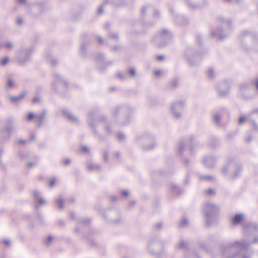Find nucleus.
<instances>
[{"label": "nucleus", "mask_w": 258, "mask_h": 258, "mask_svg": "<svg viewBox=\"0 0 258 258\" xmlns=\"http://www.w3.org/2000/svg\"><path fill=\"white\" fill-rule=\"evenodd\" d=\"M251 243H258V236L252 241L243 239L224 245L222 247V254L226 255L231 253L228 258H251L252 252L248 247Z\"/></svg>", "instance_id": "nucleus-1"}, {"label": "nucleus", "mask_w": 258, "mask_h": 258, "mask_svg": "<svg viewBox=\"0 0 258 258\" xmlns=\"http://www.w3.org/2000/svg\"><path fill=\"white\" fill-rule=\"evenodd\" d=\"M69 218L73 221L78 222L77 226L74 229V232L80 236L81 238H86L91 245L95 244L93 240L90 239L88 237H86L82 234L83 228L89 227L91 222V219L89 218H79L77 215V214L74 212L71 211L69 214Z\"/></svg>", "instance_id": "nucleus-2"}, {"label": "nucleus", "mask_w": 258, "mask_h": 258, "mask_svg": "<svg viewBox=\"0 0 258 258\" xmlns=\"http://www.w3.org/2000/svg\"><path fill=\"white\" fill-rule=\"evenodd\" d=\"M218 21L221 23L222 28L225 29L223 34H222L223 31L220 28H218L216 32L213 31L212 34L220 39H223L227 36L229 29L231 28V23L230 21H225L223 18H219Z\"/></svg>", "instance_id": "nucleus-3"}, {"label": "nucleus", "mask_w": 258, "mask_h": 258, "mask_svg": "<svg viewBox=\"0 0 258 258\" xmlns=\"http://www.w3.org/2000/svg\"><path fill=\"white\" fill-rule=\"evenodd\" d=\"M204 216L205 225L207 227H210L218 222V214L217 211H205Z\"/></svg>", "instance_id": "nucleus-4"}, {"label": "nucleus", "mask_w": 258, "mask_h": 258, "mask_svg": "<svg viewBox=\"0 0 258 258\" xmlns=\"http://www.w3.org/2000/svg\"><path fill=\"white\" fill-rule=\"evenodd\" d=\"M33 52V49L28 47H22L18 52L16 57L20 63L23 64L27 62Z\"/></svg>", "instance_id": "nucleus-5"}, {"label": "nucleus", "mask_w": 258, "mask_h": 258, "mask_svg": "<svg viewBox=\"0 0 258 258\" xmlns=\"http://www.w3.org/2000/svg\"><path fill=\"white\" fill-rule=\"evenodd\" d=\"M229 170H235L234 173H233L230 175V177L231 179H234L240 175V166L234 162L228 163L224 166L222 168V172L224 174L226 175L227 174Z\"/></svg>", "instance_id": "nucleus-6"}, {"label": "nucleus", "mask_w": 258, "mask_h": 258, "mask_svg": "<svg viewBox=\"0 0 258 258\" xmlns=\"http://www.w3.org/2000/svg\"><path fill=\"white\" fill-rule=\"evenodd\" d=\"M184 106V103L180 100L176 101L172 104L171 111L175 118H178L181 116Z\"/></svg>", "instance_id": "nucleus-7"}, {"label": "nucleus", "mask_w": 258, "mask_h": 258, "mask_svg": "<svg viewBox=\"0 0 258 258\" xmlns=\"http://www.w3.org/2000/svg\"><path fill=\"white\" fill-rule=\"evenodd\" d=\"M160 242V239L158 237L155 236L151 238L148 243L147 248V250L154 256L157 257L159 253L153 250V247Z\"/></svg>", "instance_id": "nucleus-8"}, {"label": "nucleus", "mask_w": 258, "mask_h": 258, "mask_svg": "<svg viewBox=\"0 0 258 258\" xmlns=\"http://www.w3.org/2000/svg\"><path fill=\"white\" fill-rule=\"evenodd\" d=\"M257 230H258V225L253 222L246 223L244 227V232L246 235L251 234Z\"/></svg>", "instance_id": "nucleus-9"}, {"label": "nucleus", "mask_w": 258, "mask_h": 258, "mask_svg": "<svg viewBox=\"0 0 258 258\" xmlns=\"http://www.w3.org/2000/svg\"><path fill=\"white\" fill-rule=\"evenodd\" d=\"M193 140V137H190L185 141L181 142L178 145L177 152L179 154H181L184 149L186 147L187 144H189Z\"/></svg>", "instance_id": "nucleus-10"}, {"label": "nucleus", "mask_w": 258, "mask_h": 258, "mask_svg": "<svg viewBox=\"0 0 258 258\" xmlns=\"http://www.w3.org/2000/svg\"><path fill=\"white\" fill-rule=\"evenodd\" d=\"M176 249H181L184 251L187 252L189 250V244L188 241L180 240L175 246Z\"/></svg>", "instance_id": "nucleus-11"}, {"label": "nucleus", "mask_w": 258, "mask_h": 258, "mask_svg": "<svg viewBox=\"0 0 258 258\" xmlns=\"http://www.w3.org/2000/svg\"><path fill=\"white\" fill-rule=\"evenodd\" d=\"M45 114L44 112L42 113L41 114L36 115L35 116V118L40 122L39 126L40 125L41 123L42 122L43 119L45 117ZM35 117L33 113L30 112L28 113L27 117V120L28 121L31 120L34 117Z\"/></svg>", "instance_id": "nucleus-12"}, {"label": "nucleus", "mask_w": 258, "mask_h": 258, "mask_svg": "<svg viewBox=\"0 0 258 258\" xmlns=\"http://www.w3.org/2000/svg\"><path fill=\"white\" fill-rule=\"evenodd\" d=\"M244 219V215L242 214H235L231 219V223L233 225L240 224Z\"/></svg>", "instance_id": "nucleus-13"}, {"label": "nucleus", "mask_w": 258, "mask_h": 258, "mask_svg": "<svg viewBox=\"0 0 258 258\" xmlns=\"http://www.w3.org/2000/svg\"><path fill=\"white\" fill-rule=\"evenodd\" d=\"M203 161L206 166L211 168L214 166L215 163V159L213 157L208 156L204 157Z\"/></svg>", "instance_id": "nucleus-14"}, {"label": "nucleus", "mask_w": 258, "mask_h": 258, "mask_svg": "<svg viewBox=\"0 0 258 258\" xmlns=\"http://www.w3.org/2000/svg\"><path fill=\"white\" fill-rule=\"evenodd\" d=\"M54 80L52 84V88L54 90H55V86L56 83L58 84L59 85H65L66 82L65 81L61 78V77L60 75L57 74L55 73L54 74Z\"/></svg>", "instance_id": "nucleus-15"}, {"label": "nucleus", "mask_w": 258, "mask_h": 258, "mask_svg": "<svg viewBox=\"0 0 258 258\" xmlns=\"http://www.w3.org/2000/svg\"><path fill=\"white\" fill-rule=\"evenodd\" d=\"M63 113L71 122L73 123H77L78 122V118L74 116L69 110H63Z\"/></svg>", "instance_id": "nucleus-16"}, {"label": "nucleus", "mask_w": 258, "mask_h": 258, "mask_svg": "<svg viewBox=\"0 0 258 258\" xmlns=\"http://www.w3.org/2000/svg\"><path fill=\"white\" fill-rule=\"evenodd\" d=\"M13 47V43L10 41H0V49L5 48L7 50H11Z\"/></svg>", "instance_id": "nucleus-17"}, {"label": "nucleus", "mask_w": 258, "mask_h": 258, "mask_svg": "<svg viewBox=\"0 0 258 258\" xmlns=\"http://www.w3.org/2000/svg\"><path fill=\"white\" fill-rule=\"evenodd\" d=\"M87 169L89 171H98L101 169V167L98 164H93L88 163L87 164Z\"/></svg>", "instance_id": "nucleus-18"}, {"label": "nucleus", "mask_w": 258, "mask_h": 258, "mask_svg": "<svg viewBox=\"0 0 258 258\" xmlns=\"http://www.w3.org/2000/svg\"><path fill=\"white\" fill-rule=\"evenodd\" d=\"M204 210H216L218 208L217 206L211 202H206L204 205Z\"/></svg>", "instance_id": "nucleus-19"}, {"label": "nucleus", "mask_w": 258, "mask_h": 258, "mask_svg": "<svg viewBox=\"0 0 258 258\" xmlns=\"http://www.w3.org/2000/svg\"><path fill=\"white\" fill-rule=\"evenodd\" d=\"M64 200L62 196H59L55 199V204L58 206L59 209H63L64 208Z\"/></svg>", "instance_id": "nucleus-20"}, {"label": "nucleus", "mask_w": 258, "mask_h": 258, "mask_svg": "<svg viewBox=\"0 0 258 258\" xmlns=\"http://www.w3.org/2000/svg\"><path fill=\"white\" fill-rule=\"evenodd\" d=\"M253 84L251 83H243L240 85V90L241 93H243L245 91L253 87Z\"/></svg>", "instance_id": "nucleus-21"}, {"label": "nucleus", "mask_w": 258, "mask_h": 258, "mask_svg": "<svg viewBox=\"0 0 258 258\" xmlns=\"http://www.w3.org/2000/svg\"><path fill=\"white\" fill-rule=\"evenodd\" d=\"M26 95V93H22L21 94L16 96H9L8 98L13 102H16L21 100Z\"/></svg>", "instance_id": "nucleus-22"}, {"label": "nucleus", "mask_w": 258, "mask_h": 258, "mask_svg": "<svg viewBox=\"0 0 258 258\" xmlns=\"http://www.w3.org/2000/svg\"><path fill=\"white\" fill-rule=\"evenodd\" d=\"M226 86V84L223 83L220 84V88L218 89V92L220 95L221 96H225L228 92V89H227L225 91H223L222 89L224 88Z\"/></svg>", "instance_id": "nucleus-23"}, {"label": "nucleus", "mask_w": 258, "mask_h": 258, "mask_svg": "<svg viewBox=\"0 0 258 258\" xmlns=\"http://www.w3.org/2000/svg\"><path fill=\"white\" fill-rule=\"evenodd\" d=\"M213 119L214 121L218 125H220L221 116L217 113L213 114Z\"/></svg>", "instance_id": "nucleus-24"}, {"label": "nucleus", "mask_w": 258, "mask_h": 258, "mask_svg": "<svg viewBox=\"0 0 258 258\" xmlns=\"http://www.w3.org/2000/svg\"><path fill=\"white\" fill-rule=\"evenodd\" d=\"M161 34L162 35V36L161 37L162 39H164V38L170 39V38H171V34L167 30H163L161 31Z\"/></svg>", "instance_id": "nucleus-25"}, {"label": "nucleus", "mask_w": 258, "mask_h": 258, "mask_svg": "<svg viewBox=\"0 0 258 258\" xmlns=\"http://www.w3.org/2000/svg\"><path fill=\"white\" fill-rule=\"evenodd\" d=\"M197 244L200 247L202 248V249L206 251L208 250V248L207 245L204 241L199 240L198 241Z\"/></svg>", "instance_id": "nucleus-26"}, {"label": "nucleus", "mask_w": 258, "mask_h": 258, "mask_svg": "<svg viewBox=\"0 0 258 258\" xmlns=\"http://www.w3.org/2000/svg\"><path fill=\"white\" fill-rule=\"evenodd\" d=\"M37 204H36L37 208H39L40 206L43 205H45L46 204V201L43 199L39 198L37 200Z\"/></svg>", "instance_id": "nucleus-27"}, {"label": "nucleus", "mask_w": 258, "mask_h": 258, "mask_svg": "<svg viewBox=\"0 0 258 258\" xmlns=\"http://www.w3.org/2000/svg\"><path fill=\"white\" fill-rule=\"evenodd\" d=\"M188 224V220L186 217H182L179 224L181 227H184Z\"/></svg>", "instance_id": "nucleus-28"}, {"label": "nucleus", "mask_w": 258, "mask_h": 258, "mask_svg": "<svg viewBox=\"0 0 258 258\" xmlns=\"http://www.w3.org/2000/svg\"><path fill=\"white\" fill-rule=\"evenodd\" d=\"M199 178L201 180H205L207 181H211L214 179V177L211 175H205V176H200Z\"/></svg>", "instance_id": "nucleus-29"}, {"label": "nucleus", "mask_w": 258, "mask_h": 258, "mask_svg": "<svg viewBox=\"0 0 258 258\" xmlns=\"http://www.w3.org/2000/svg\"><path fill=\"white\" fill-rule=\"evenodd\" d=\"M207 75L210 78H212L215 76V72L213 69L210 68L208 70Z\"/></svg>", "instance_id": "nucleus-30"}, {"label": "nucleus", "mask_w": 258, "mask_h": 258, "mask_svg": "<svg viewBox=\"0 0 258 258\" xmlns=\"http://www.w3.org/2000/svg\"><path fill=\"white\" fill-rule=\"evenodd\" d=\"M163 227V223H157L154 225L153 228L155 230H159Z\"/></svg>", "instance_id": "nucleus-31"}, {"label": "nucleus", "mask_w": 258, "mask_h": 258, "mask_svg": "<svg viewBox=\"0 0 258 258\" xmlns=\"http://www.w3.org/2000/svg\"><path fill=\"white\" fill-rule=\"evenodd\" d=\"M52 238H53L51 236H48L44 241V244L46 245H48L52 241Z\"/></svg>", "instance_id": "nucleus-32"}, {"label": "nucleus", "mask_w": 258, "mask_h": 258, "mask_svg": "<svg viewBox=\"0 0 258 258\" xmlns=\"http://www.w3.org/2000/svg\"><path fill=\"white\" fill-rule=\"evenodd\" d=\"M14 86V82L13 80L9 79L7 82V86L8 88H11Z\"/></svg>", "instance_id": "nucleus-33"}, {"label": "nucleus", "mask_w": 258, "mask_h": 258, "mask_svg": "<svg viewBox=\"0 0 258 258\" xmlns=\"http://www.w3.org/2000/svg\"><path fill=\"white\" fill-rule=\"evenodd\" d=\"M171 188V189L175 193L178 194L180 191V189L176 185H172Z\"/></svg>", "instance_id": "nucleus-34"}, {"label": "nucleus", "mask_w": 258, "mask_h": 258, "mask_svg": "<svg viewBox=\"0 0 258 258\" xmlns=\"http://www.w3.org/2000/svg\"><path fill=\"white\" fill-rule=\"evenodd\" d=\"M32 194L33 196L35 197V198L36 199V200L38 199L39 198V196L40 195V192L38 190H33L32 191Z\"/></svg>", "instance_id": "nucleus-35"}, {"label": "nucleus", "mask_w": 258, "mask_h": 258, "mask_svg": "<svg viewBox=\"0 0 258 258\" xmlns=\"http://www.w3.org/2000/svg\"><path fill=\"white\" fill-rule=\"evenodd\" d=\"M9 61V58L8 57H5L1 61V64L2 66H5L7 64Z\"/></svg>", "instance_id": "nucleus-36"}, {"label": "nucleus", "mask_w": 258, "mask_h": 258, "mask_svg": "<svg viewBox=\"0 0 258 258\" xmlns=\"http://www.w3.org/2000/svg\"><path fill=\"white\" fill-rule=\"evenodd\" d=\"M88 117V122H89V124L90 126L91 127H93V124L92 123V112H90L89 113Z\"/></svg>", "instance_id": "nucleus-37"}, {"label": "nucleus", "mask_w": 258, "mask_h": 258, "mask_svg": "<svg viewBox=\"0 0 258 258\" xmlns=\"http://www.w3.org/2000/svg\"><path fill=\"white\" fill-rule=\"evenodd\" d=\"M109 38L111 39L117 40L118 39V35L116 33H110L109 35Z\"/></svg>", "instance_id": "nucleus-38"}, {"label": "nucleus", "mask_w": 258, "mask_h": 258, "mask_svg": "<svg viewBox=\"0 0 258 258\" xmlns=\"http://www.w3.org/2000/svg\"><path fill=\"white\" fill-rule=\"evenodd\" d=\"M125 138V136L122 133H119L117 135V139L119 141L123 140Z\"/></svg>", "instance_id": "nucleus-39"}, {"label": "nucleus", "mask_w": 258, "mask_h": 258, "mask_svg": "<svg viewBox=\"0 0 258 258\" xmlns=\"http://www.w3.org/2000/svg\"><path fill=\"white\" fill-rule=\"evenodd\" d=\"M251 124L253 128L255 130L258 131V126L256 124V123L254 121H253V120L251 121Z\"/></svg>", "instance_id": "nucleus-40"}, {"label": "nucleus", "mask_w": 258, "mask_h": 258, "mask_svg": "<svg viewBox=\"0 0 258 258\" xmlns=\"http://www.w3.org/2000/svg\"><path fill=\"white\" fill-rule=\"evenodd\" d=\"M3 243L6 246H9L10 245L11 242L9 239H6L3 241Z\"/></svg>", "instance_id": "nucleus-41"}, {"label": "nucleus", "mask_w": 258, "mask_h": 258, "mask_svg": "<svg viewBox=\"0 0 258 258\" xmlns=\"http://www.w3.org/2000/svg\"><path fill=\"white\" fill-rule=\"evenodd\" d=\"M129 74L130 75L134 77L136 75V71L134 69H131L129 71Z\"/></svg>", "instance_id": "nucleus-42"}, {"label": "nucleus", "mask_w": 258, "mask_h": 258, "mask_svg": "<svg viewBox=\"0 0 258 258\" xmlns=\"http://www.w3.org/2000/svg\"><path fill=\"white\" fill-rule=\"evenodd\" d=\"M246 120V117L245 116H240L239 119V123L241 124Z\"/></svg>", "instance_id": "nucleus-43"}, {"label": "nucleus", "mask_w": 258, "mask_h": 258, "mask_svg": "<svg viewBox=\"0 0 258 258\" xmlns=\"http://www.w3.org/2000/svg\"><path fill=\"white\" fill-rule=\"evenodd\" d=\"M121 194H122L123 197L126 198V197H127L129 195V192L127 190H123L121 192Z\"/></svg>", "instance_id": "nucleus-44"}, {"label": "nucleus", "mask_w": 258, "mask_h": 258, "mask_svg": "<svg viewBox=\"0 0 258 258\" xmlns=\"http://www.w3.org/2000/svg\"><path fill=\"white\" fill-rule=\"evenodd\" d=\"M63 163L66 165H69L71 163V160L70 159H64L63 161Z\"/></svg>", "instance_id": "nucleus-45"}, {"label": "nucleus", "mask_w": 258, "mask_h": 258, "mask_svg": "<svg viewBox=\"0 0 258 258\" xmlns=\"http://www.w3.org/2000/svg\"><path fill=\"white\" fill-rule=\"evenodd\" d=\"M56 180L55 179H51L49 182V186L52 187L55 185Z\"/></svg>", "instance_id": "nucleus-46"}, {"label": "nucleus", "mask_w": 258, "mask_h": 258, "mask_svg": "<svg viewBox=\"0 0 258 258\" xmlns=\"http://www.w3.org/2000/svg\"><path fill=\"white\" fill-rule=\"evenodd\" d=\"M117 77L121 80H123L125 79V76L120 73H118L117 74Z\"/></svg>", "instance_id": "nucleus-47"}, {"label": "nucleus", "mask_w": 258, "mask_h": 258, "mask_svg": "<svg viewBox=\"0 0 258 258\" xmlns=\"http://www.w3.org/2000/svg\"><path fill=\"white\" fill-rule=\"evenodd\" d=\"M186 2L188 3V5L189 6V7H191V8H197L198 7L197 5H194V4H190L189 3V1L190 0H185Z\"/></svg>", "instance_id": "nucleus-48"}, {"label": "nucleus", "mask_w": 258, "mask_h": 258, "mask_svg": "<svg viewBox=\"0 0 258 258\" xmlns=\"http://www.w3.org/2000/svg\"><path fill=\"white\" fill-rule=\"evenodd\" d=\"M40 101V97L39 96L35 97L33 99V101L34 102H39Z\"/></svg>", "instance_id": "nucleus-49"}, {"label": "nucleus", "mask_w": 258, "mask_h": 258, "mask_svg": "<svg viewBox=\"0 0 258 258\" xmlns=\"http://www.w3.org/2000/svg\"><path fill=\"white\" fill-rule=\"evenodd\" d=\"M81 149L85 153H88L89 152V148L87 146H82Z\"/></svg>", "instance_id": "nucleus-50"}, {"label": "nucleus", "mask_w": 258, "mask_h": 258, "mask_svg": "<svg viewBox=\"0 0 258 258\" xmlns=\"http://www.w3.org/2000/svg\"><path fill=\"white\" fill-rule=\"evenodd\" d=\"M178 84V80H174L173 81L172 83V85L174 87H175L176 86H177Z\"/></svg>", "instance_id": "nucleus-51"}, {"label": "nucleus", "mask_w": 258, "mask_h": 258, "mask_svg": "<svg viewBox=\"0 0 258 258\" xmlns=\"http://www.w3.org/2000/svg\"><path fill=\"white\" fill-rule=\"evenodd\" d=\"M23 22V20L22 18H18L17 21V23L18 25H20L22 24Z\"/></svg>", "instance_id": "nucleus-52"}, {"label": "nucleus", "mask_w": 258, "mask_h": 258, "mask_svg": "<svg viewBox=\"0 0 258 258\" xmlns=\"http://www.w3.org/2000/svg\"><path fill=\"white\" fill-rule=\"evenodd\" d=\"M152 9V8L150 6H146L144 7H143L142 10V13L143 14H144L145 9Z\"/></svg>", "instance_id": "nucleus-53"}, {"label": "nucleus", "mask_w": 258, "mask_h": 258, "mask_svg": "<svg viewBox=\"0 0 258 258\" xmlns=\"http://www.w3.org/2000/svg\"><path fill=\"white\" fill-rule=\"evenodd\" d=\"M214 193V190L213 189H211V188H210V189H208L207 190V195H211L212 194Z\"/></svg>", "instance_id": "nucleus-54"}, {"label": "nucleus", "mask_w": 258, "mask_h": 258, "mask_svg": "<svg viewBox=\"0 0 258 258\" xmlns=\"http://www.w3.org/2000/svg\"><path fill=\"white\" fill-rule=\"evenodd\" d=\"M37 220L40 223H42V217L40 215H37Z\"/></svg>", "instance_id": "nucleus-55"}, {"label": "nucleus", "mask_w": 258, "mask_h": 258, "mask_svg": "<svg viewBox=\"0 0 258 258\" xmlns=\"http://www.w3.org/2000/svg\"><path fill=\"white\" fill-rule=\"evenodd\" d=\"M102 13H103V7L101 6L99 8V9L98 10V13L99 14H102Z\"/></svg>", "instance_id": "nucleus-56"}, {"label": "nucleus", "mask_w": 258, "mask_h": 258, "mask_svg": "<svg viewBox=\"0 0 258 258\" xmlns=\"http://www.w3.org/2000/svg\"><path fill=\"white\" fill-rule=\"evenodd\" d=\"M12 128L11 127H9L6 128V131L8 134H10L12 132Z\"/></svg>", "instance_id": "nucleus-57"}, {"label": "nucleus", "mask_w": 258, "mask_h": 258, "mask_svg": "<svg viewBox=\"0 0 258 258\" xmlns=\"http://www.w3.org/2000/svg\"><path fill=\"white\" fill-rule=\"evenodd\" d=\"M164 57L163 55H158L157 56V60L161 61L164 59Z\"/></svg>", "instance_id": "nucleus-58"}, {"label": "nucleus", "mask_w": 258, "mask_h": 258, "mask_svg": "<svg viewBox=\"0 0 258 258\" xmlns=\"http://www.w3.org/2000/svg\"><path fill=\"white\" fill-rule=\"evenodd\" d=\"M161 74V72L159 70L156 71L154 73V75L156 76H159Z\"/></svg>", "instance_id": "nucleus-59"}, {"label": "nucleus", "mask_w": 258, "mask_h": 258, "mask_svg": "<svg viewBox=\"0 0 258 258\" xmlns=\"http://www.w3.org/2000/svg\"><path fill=\"white\" fill-rule=\"evenodd\" d=\"M104 159L105 160V162H107V160H108V159H107V154L106 152H105L104 153Z\"/></svg>", "instance_id": "nucleus-60"}, {"label": "nucleus", "mask_w": 258, "mask_h": 258, "mask_svg": "<svg viewBox=\"0 0 258 258\" xmlns=\"http://www.w3.org/2000/svg\"><path fill=\"white\" fill-rule=\"evenodd\" d=\"M120 108H116L113 111V114L114 115H116V114H117V112L118 111V110L120 109Z\"/></svg>", "instance_id": "nucleus-61"}, {"label": "nucleus", "mask_w": 258, "mask_h": 258, "mask_svg": "<svg viewBox=\"0 0 258 258\" xmlns=\"http://www.w3.org/2000/svg\"><path fill=\"white\" fill-rule=\"evenodd\" d=\"M105 131L106 133H109L110 132V128L108 126H106L105 128Z\"/></svg>", "instance_id": "nucleus-62"}, {"label": "nucleus", "mask_w": 258, "mask_h": 258, "mask_svg": "<svg viewBox=\"0 0 258 258\" xmlns=\"http://www.w3.org/2000/svg\"><path fill=\"white\" fill-rule=\"evenodd\" d=\"M120 156V153L119 152H116L114 155L115 157L117 159Z\"/></svg>", "instance_id": "nucleus-63"}, {"label": "nucleus", "mask_w": 258, "mask_h": 258, "mask_svg": "<svg viewBox=\"0 0 258 258\" xmlns=\"http://www.w3.org/2000/svg\"><path fill=\"white\" fill-rule=\"evenodd\" d=\"M255 85L256 89L258 91V79H256L255 80Z\"/></svg>", "instance_id": "nucleus-64"}]
</instances>
